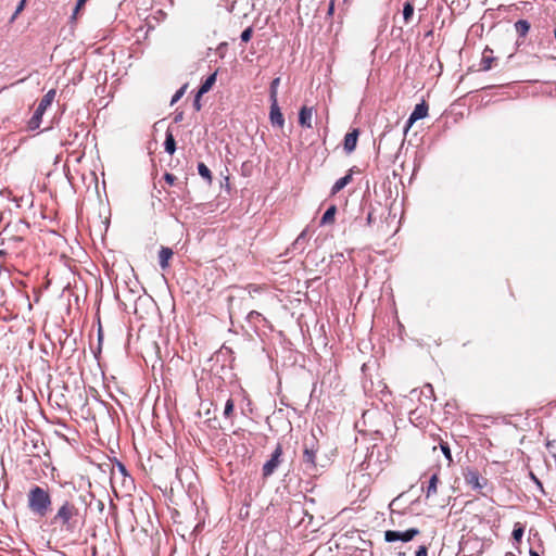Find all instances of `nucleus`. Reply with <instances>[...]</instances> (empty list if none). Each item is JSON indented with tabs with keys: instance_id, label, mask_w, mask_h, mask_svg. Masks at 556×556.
Segmentation results:
<instances>
[{
	"instance_id": "obj_1",
	"label": "nucleus",
	"mask_w": 556,
	"mask_h": 556,
	"mask_svg": "<svg viewBox=\"0 0 556 556\" xmlns=\"http://www.w3.org/2000/svg\"><path fill=\"white\" fill-rule=\"evenodd\" d=\"M319 451V442L315 434H311L303 439V452L301 458V467L303 472L308 477H316L324 467L317 462V453Z\"/></svg>"
},
{
	"instance_id": "obj_2",
	"label": "nucleus",
	"mask_w": 556,
	"mask_h": 556,
	"mask_svg": "<svg viewBox=\"0 0 556 556\" xmlns=\"http://www.w3.org/2000/svg\"><path fill=\"white\" fill-rule=\"evenodd\" d=\"M50 523L59 526L64 532L74 533L79 526V509L74 503L64 501L51 518Z\"/></svg>"
},
{
	"instance_id": "obj_3",
	"label": "nucleus",
	"mask_w": 556,
	"mask_h": 556,
	"mask_svg": "<svg viewBox=\"0 0 556 556\" xmlns=\"http://www.w3.org/2000/svg\"><path fill=\"white\" fill-rule=\"evenodd\" d=\"M51 505L52 498L47 489L35 485L28 491L27 506L35 516L46 517L51 510Z\"/></svg>"
},
{
	"instance_id": "obj_4",
	"label": "nucleus",
	"mask_w": 556,
	"mask_h": 556,
	"mask_svg": "<svg viewBox=\"0 0 556 556\" xmlns=\"http://www.w3.org/2000/svg\"><path fill=\"white\" fill-rule=\"evenodd\" d=\"M463 476L466 484L483 496H485L488 492L492 490V488H490L489 480L482 477L475 468H466Z\"/></svg>"
},
{
	"instance_id": "obj_5",
	"label": "nucleus",
	"mask_w": 556,
	"mask_h": 556,
	"mask_svg": "<svg viewBox=\"0 0 556 556\" xmlns=\"http://www.w3.org/2000/svg\"><path fill=\"white\" fill-rule=\"evenodd\" d=\"M56 91L54 89H50L39 101L33 116L28 121V129L36 130L40 127L42 122V116L47 109L52 104L55 98Z\"/></svg>"
},
{
	"instance_id": "obj_6",
	"label": "nucleus",
	"mask_w": 556,
	"mask_h": 556,
	"mask_svg": "<svg viewBox=\"0 0 556 556\" xmlns=\"http://www.w3.org/2000/svg\"><path fill=\"white\" fill-rule=\"evenodd\" d=\"M459 549L463 554L481 556L484 549V543L476 535L463 536L459 542Z\"/></svg>"
},
{
	"instance_id": "obj_7",
	"label": "nucleus",
	"mask_w": 556,
	"mask_h": 556,
	"mask_svg": "<svg viewBox=\"0 0 556 556\" xmlns=\"http://www.w3.org/2000/svg\"><path fill=\"white\" fill-rule=\"evenodd\" d=\"M282 454L283 451L281 444H277V446L275 447L274 452L270 455V458L263 465L262 476L264 479H267L274 475L276 469L282 463Z\"/></svg>"
},
{
	"instance_id": "obj_8",
	"label": "nucleus",
	"mask_w": 556,
	"mask_h": 556,
	"mask_svg": "<svg viewBox=\"0 0 556 556\" xmlns=\"http://www.w3.org/2000/svg\"><path fill=\"white\" fill-rule=\"evenodd\" d=\"M419 533L420 531L417 528H410L406 531L388 530L384 532V540L389 543L395 541L409 542Z\"/></svg>"
},
{
	"instance_id": "obj_9",
	"label": "nucleus",
	"mask_w": 556,
	"mask_h": 556,
	"mask_svg": "<svg viewBox=\"0 0 556 556\" xmlns=\"http://www.w3.org/2000/svg\"><path fill=\"white\" fill-rule=\"evenodd\" d=\"M25 452L28 456L41 458L42 456H49V450L41 439H31L25 443Z\"/></svg>"
},
{
	"instance_id": "obj_10",
	"label": "nucleus",
	"mask_w": 556,
	"mask_h": 556,
	"mask_svg": "<svg viewBox=\"0 0 556 556\" xmlns=\"http://www.w3.org/2000/svg\"><path fill=\"white\" fill-rule=\"evenodd\" d=\"M427 115H428V104L425 101L416 104V106L414 108L413 112L410 113V115L407 119L405 132L412 127V125L415 122H417L421 118H425Z\"/></svg>"
},
{
	"instance_id": "obj_11",
	"label": "nucleus",
	"mask_w": 556,
	"mask_h": 556,
	"mask_svg": "<svg viewBox=\"0 0 556 556\" xmlns=\"http://www.w3.org/2000/svg\"><path fill=\"white\" fill-rule=\"evenodd\" d=\"M269 119L274 127L282 128L285 126V117L280 111L278 102L270 103Z\"/></svg>"
},
{
	"instance_id": "obj_12",
	"label": "nucleus",
	"mask_w": 556,
	"mask_h": 556,
	"mask_svg": "<svg viewBox=\"0 0 556 556\" xmlns=\"http://www.w3.org/2000/svg\"><path fill=\"white\" fill-rule=\"evenodd\" d=\"M358 136H359V130L357 128H354L352 131L348 132L344 136L343 148L348 154H351L355 150Z\"/></svg>"
},
{
	"instance_id": "obj_13",
	"label": "nucleus",
	"mask_w": 556,
	"mask_h": 556,
	"mask_svg": "<svg viewBox=\"0 0 556 556\" xmlns=\"http://www.w3.org/2000/svg\"><path fill=\"white\" fill-rule=\"evenodd\" d=\"M313 108L302 106L299 112V123L302 127L312 128Z\"/></svg>"
},
{
	"instance_id": "obj_14",
	"label": "nucleus",
	"mask_w": 556,
	"mask_h": 556,
	"mask_svg": "<svg viewBox=\"0 0 556 556\" xmlns=\"http://www.w3.org/2000/svg\"><path fill=\"white\" fill-rule=\"evenodd\" d=\"M352 172L353 170L350 169L345 176L341 177L333 184L330 192L331 195H336L352 181Z\"/></svg>"
},
{
	"instance_id": "obj_15",
	"label": "nucleus",
	"mask_w": 556,
	"mask_h": 556,
	"mask_svg": "<svg viewBox=\"0 0 556 556\" xmlns=\"http://www.w3.org/2000/svg\"><path fill=\"white\" fill-rule=\"evenodd\" d=\"M174 252L170 248L162 247L159 252V264L162 269H166L169 266V260Z\"/></svg>"
},
{
	"instance_id": "obj_16",
	"label": "nucleus",
	"mask_w": 556,
	"mask_h": 556,
	"mask_svg": "<svg viewBox=\"0 0 556 556\" xmlns=\"http://www.w3.org/2000/svg\"><path fill=\"white\" fill-rule=\"evenodd\" d=\"M216 73L211 74L200 86L197 98H201L204 93L208 92L216 81Z\"/></svg>"
},
{
	"instance_id": "obj_17",
	"label": "nucleus",
	"mask_w": 556,
	"mask_h": 556,
	"mask_svg": "<svg viewBox=\"0 0 556 556\" xmlns=\"http://www.w3.org/2000/svg\"><path fill=\"white\" fill-rule=\"evenodd\" d=\"M493 51L490 48H485L482 53L481 59V70L489 71L492 67V63L495 61V58L492 55Z\"/></svg>"
},
{
	"instance_id": "obj_18",
	"label": "nucleus",
	"mask_w": 556,
	"mask_h": 556,
	"mask_svg": "<svg viewBox=\"0 0 556 556\" xmlns=\"http://www.w3.org/2000/svg\"><path fill=\"white\" fill-rule=\"evenodd\" d=\"M337 213V206L330 205L327 211L324 213L320 219V226L329 225L334 223V216Z\"/></svg>"
},
{
	"instance_id": "obj_19",
	"label": "nucleus",
	"mask_w": 556,
	"mask_h": 556,
	"mask_svg": "<svg viewBox=\"0 0 556 556\" xmlns=\"http://www.w3.org/2000/svg\"><path fill=\"white\" fill-rule=\"evenodd\" d=\"M164 149L169 155H173L176 151V141L173 134L169 130L166 131Z\"/></svg>"
},
{
	"instance_id": "obj_20",
	"label": "nucleus",
	"mask_w": 556,
	"mask_h": 556,
	"mask_svg": "<svg viewBox=\"0 0 556 556\" xmlns=\"http://www.w3.org/2000/svg\"><path fill=\"white\" fill-rule=\"evenodd\" d=\"M515 29L519 37H526L530 29V23L526 20H518L515 23Z\"/></svg>"
},
{
	"instance_id": "obj_21",
	"label": "nucleus",
	"mask_w": 556,
	"mask_h": 556,
	"mask_svg": "<svg viewBox=\"0 0 556 556\" xmlns=\"http://www.w3.org/2000/svg\"><path fill=\"white\" fill-rule=\"evenodd\" d=\"M438 482H439V477H438V473L434 472L429 479V483H428L427 491H426L427 497L437 493Z\"/></svg>"
},
{
	"instance_id": "obj_22",
	"label": "nucleus",
	"mask_w": 556,
	"mask_h": 556,
	"mask_svg": "<svg viewBox=\"0 0 556 556\" xmlns=\"http://www.w3.org/2000/svg\"><path fill=\"white\" fill-rule=\"evenodd\" d=\"M228 302H229V306H228L229 316H230V318H232L235 315H237L238 313L241 312V308L237 304H238V302L241 303L242 299L238 300L235 296H229Z\"/></svg>"
},
{
	"instance_id": "obj_23",
	"label": "nucleus",
	"mask_w": 556,
	"mask_h": 556,
	"mask_svg": "<svg viewBox=\"0 0 556 556\" xmlns=\"http://www.w3.org/2000/svg\"><path fill=\"white\" fill-rule=\"evenodd\" d=\"M279 84H280V78L279 77L273 79V81L270 83V87H269L270 103L278 102L277 93H278V86H279Z\"/></svg>"
},
{
	"instance_id": "obj_24",
	"label": "nucleus",
	"mask_w": 556,
	"mask_h": 556,
	"mask_svg": "<svg viewBox=\"0 0 556 556\" xmlns=\"http://www.w3.org/2000/svg\"><path fill=\"white\" fill-rule=\"evenodd\" d=\"M247 319L254 326H257L261 321H266L265 317L257 311H250L247 315Z\"/></svg>"
},
{
	"instance_id": "obj_25",
	"label": "nucleus",
	"mask_w": 556,
	"mask_h": 556,
	"mask_svg": "<svg viewBox=\"0 0 556 556\" xmlns=\"http://www.w3.org/2000/svg\"><path fill=\"white\" fill-rule=\"evenodd\" d=\"M198 173L208 184L212 182V173H211L210 168L204 163H199L198 164Z\"/></svg>"
},
{
	"instance_id": "obj_26",
	"label": "nucleus",
	"mask_w": 556,
	"mask_h": 556,
	"mask_svg": "<svg viewBox=\"0 0 556 556\" xmlns=\"http://www.w3.org/2000/svg\"><path fill=\"white\" fill-rule=\"evenodd\" d=\"M414 14V5L407 1L403 5V18L405 23H408Z\"/></svg>"
},
{
	"instance_id": "obj_27",
	"label": "nucleus",
	"mask_w": 556,
	"mask_h": 556,
	"mask_svg": "<svg viewBox=\"0 0 556 556\" xmlns=\"http://www.w3.org/2000/svg\"><path fill=\"white\" fill-rule=\"evenodd\" d=\"M307 233H308V230L307 228H305L299 236L298 238L295 239V241L293 242V247L294 248H301L303 249L304 248V243L306 242L307 240Z\"/></svg>"
},
{
	"instance_id": "obj_28",
	"label": "nucleus",
	"mask_w": 556,
	"mask_h": 556,
	"mask_svg": "<svg viewBox=\"0 0 556 556\" xmlns=\"http://www.w3.org/2000/svg\"><path fill=\"white\" fill-rule=\"evenodd\" d=\"M233 408H235L233 400L232 399H228L226 401L224 413H223L224 417L227 418V419L230 418L232 416Z\"/></svg>"
},
{
	"instance_id": "obj_29",
	"label": "nucleus",
	"mask_w": 556,
	"mask_h": 556,
	"mask_svg": "<svg viewBox=\"0 0 556 556\" xmlns=\"http://www.w3.org/2000/svg\"><path fill=\"white\" fill-rule=\"evenodd\" d=\"M522 535H523V528H522L519 523H517V525L515 526L514 530H513V539H514L517 543H519V542H520V540H521V538H522Z\"/></svg>"
},
{
	"instance_id": "obj_30",
	"label": "nucleus",
	"mask_w": 556,
	"mask_h": 556,
	"mask_svg": "<svg viewBox=\"0 0 556 556\" xmlns=\"http://www.w3.org/2000/svg\"><path fill=\"white\" fill-rule=\"evenodd\" d=\"M440 447H441V451L444 454L445 458L448 460V463H452L453 458H452L451 448H450L448 444L445 442H442V443H440Z\"/></svg>"
},
{
	"instance_id": "obj_31",
	"label": "nucleus",
	"mask_w": 556,
	"mask_h": 556,
	"mask_svg": "<svg viewBox=\"0 0 556 556\" xmlns=\"http://www.w3.org/2000/svg\"><path fill=\"white\" fill-rule=\"evenodd\" d=\"M186 89L187 85H184L181 88H179L173 96L170 103L174 104L175 102H177L185 94Z\"/></svg>"
},
{
	"instance_id": "obj_32",
	"label": "nucleus",
	"mask_w": 556,
	"mask_h": 556,
	"mask_svg": "<svg viewBox=\"0 0 556 556\" xmlns=\"http://www.w3.org/2000/svg\"><path fill=\"white\" fill-rule=\"evenodd\" d=\"M252 34H253V29H252V27H248V28H245V29L241 33L240 38H241V40H242L243 42H248V41H250V39H251V37H252Z\"/></svg>"
},
{
	"instance_id": "obj_33",
	"label": "nucleus",
	"mask_w": 556,
	"mask_h": 556,
	"mask_svg": "<svg viewBox=\"0 0 556 556\" xmlns=\"http://www.w3.org/2000/svg\"><path fill=\"white\" fill-rule=\"evenodd\" d=\"M546 447L549 454L556 459V440L548 441Z\"/></svg>"
},
{
	"instance_id": "obj_34",
	"label": "nucleus",
	"mask_w": 556,
	"mask_h": 556,
	"mask_svg": "<svg viewBox=\"0 0 556 556\" xmlns=\"http://www.w3.org/2000/svg\"><path fill=\"white\" fill-rule=\"evenodd\" d=\"M164 179H165V181H166L168 185H174L177 178H176V176H175V175H173V174H170V173H166V174L164 175Z\"/></svg>"
},
{
	"instance_id": "obj_35",
	"label": "nucleus",
	"mask_w": 556,
	"mask_h": 556,
	"mask_svg": "<svg viewBox=\"0 0 556 556\" xmlns=\"http://www.w3.org/2000/svg\"><path fill=\"white\" fill-rule=\"evenodd\" d=\"M416 556H428V548L425 545H420L416 551Z\"/></svg>"
},
{
	"instance_id": "obj_36",
	"label": "nucleus",
	"mask_w": 556,
	"mask_h": 556,
	"mask_svg": "<svg viewBox=\"0 0 556 556\" xmlns=\"http://www.w3.org/2000/svg\"><path fill=\"white\" fill-rule=\"evenodd\" d=\"M530 478L540 488V490L543 491L542 482L535 477L533 472H530Z\"/></svg>"
},
{
	"instance_id": "obj_37",
	"label": "nucleus",
	"mask_w": 556,
	"mask_h": 556,
	"mask_svg": "<svg viewBox=\"0 0 556 556\" xmlns=\"http://www.w3.org/2000/svg\"><path fill=\"white\" fill-rule=\"evenodd\" d=\"M86 1L87 0H77L76 7L74 10V15L85 5Z\"/></svg>"
},
{
	"instance_id": "obj_38",
	"label": "nucleus",
	"mask_w": 556,
	"mask_h": 556,
	"mask_svg": "<svg viewBox=\"0 0 556 556\" xmlns=\"http://www.w3.org/2000/svg\"><path fill=\"white\" fill-rule=\"evenodd\" d=\"M25 2H26V0H21L20 4L17 5V8L15 10L14 16H16L24 9Z\"/></svg>"
},
{
	"instance_id": "obj_39",
	"label": "nucleus",
	"mask_w": 556,
	"mask_h": 556,
	"mask_svg": "<svg viewBox=\"0 0 556 556\" xmlns=\"http://www.w3.org/2000/svg\"><path fill=\"white\" fill-rule=\"evenodd\" d=\"M334 11V1L331 0L328 8V15H332Z\"/></svg>"
},
{
	"instance_id": "obj_40",
	"label": "nucleus",
	"mask_w": 556,
	"mask_h": 556,
	"mask_svg": "<svg viewBox=\"0 0 556 556\" xmlns=\"http://www.w3.org/2000/svg\"><path fill=\"white\" fill-rule=\"evenodd\" d=\"M193 106L197 111H200L201 110V103H200V98H197L194 99V102H193Z\"/></svg>"
},
{
	"instance_id": "obj_41",
	"label": "nucleus",
	"mask_w": 556,
	"mask_h": 556,
	"mask_svg": "<svg viewBox=\"0 0 556 556\" xmlns=\"http://www.w3.org/2000/svg\"><path fill=\"white\" fill-rule=\"evenodd\" d=\"M372 223V213L369 212L367 215V224L370 225Z\"/></svg>"
},
{
	"instance_id": "obj_42",
	"label": "nucleus",
	"mask_w": 556,
	"mask_h": 556,
	"mask_svg": "<svg viewBox=\"0 0 556 556\" xmlns=\"http://www.w3.org/2000/svg\"><path fill=\"white\" fill-rule=\"evenodd\" d=\"M182 119V113H179L175 116L174 121L177 123V122H180Z\"/></svg>"
},
{
	"instance_id": "obj_43",
	"label": "nucleus",
	"mask_w": 556,
	"mask_h": 556,
	"mask_svg": "<svg viewBox=\"0 0 556 556\" xmlns=\"http://www.w3.org/2000/svg\"><path fill=\"white\" fill-rule=\"evenodd\" d=\"M530 556H541L536 551L530 548L529 551Z\"/></svg>"
},
{
	"instance_id": "obj_44",
	"label": "nucleus",
	"mask_w": 556,
	"mask_h": 556,
	"mask_svg": "<svg viewBox=\"0 0 556 556\" xmlns=\"http://www.w3.org/2000/svg\"><path fill=\"white\" fill-rule=\"evenodd\" d=\"M505 556H517V554H516V553H514V552H507V553L505 554Z\"/></svg>"
},
{
	"instance_id": "obj_45",
	"label": "nucleus",
	"mask_w": 556,
	"mask_h": 556,
	"mask_svg": "<svg viewBox=\"0 0 556 556\" xmlns=\"http://www.w3.org/2000/svg\"><path fill=\"white\" fill-rule=\"evenodd\" d=\"M515 548H516V551H517L518 553H520V547H519V545H516V546H515Z\"/></svg>"
},
{
	"instance_id": "obj_46",
	"label": "nucleus",
	"mask_w": 556,
	"mask_h": 556,
	"mask_svg": "<svg viewBox=\"0 0 556 556\" xmlns=\"http://www.w3.org/2000/svg\"><path fill=\"white\" fill-rule=\"evenodd\" d=\"M4 254V251L0 250V256H3Z\"/></svg>"
},
{
	"instance_id": "obj_47",
	"label": "nucleus",
	"mask_w": 556,
	"mask_h": 556,
	"mask_svg": "<svg viewBox=\"0 0 556 556\" xmlns=\"http://www.w3.org/2000/svg\"><path fill=\"white\" fill-rule=\"evenodd\" d=\"M119 467L122 471H125V467L123 465H119Z\"/></svg>"
}]
</instances>
